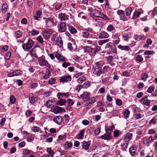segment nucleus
Wrapping results in <instances>:
<instances>
[{
	"label": "nucleus",
	"mask_w": 157,
	"mask_h": 157,
	"mask_svg": "<svg viewBox=\"0 0 157 157\" xmlns=\"http://www.w3.org/2000/svg\"><path fill=\"white\" fill-rule=\"evenodd\" d=\"M104 63V62L103 61H101L97 62L95 63V65L99 68H101Z\"/></svg>",
	"instance_id": "nucleus-27"
},
{
	"label": "nucleus",
	"mask_w": 157,
	"mask_h": 157,
	"mask_svg": "<svg viewBox=\"0 0 157 157\" xmlns=\"http://www.w3.org/2000/svg\"><path fill=\"white\" fill-rule=\"evenodd\" d=\"M148 77V75L147 73H143L141 75V79L144 81H145Z\"/></svg>",
	"instance_id": "nucleus-29"
},
{
	"label": "nucleus",
	"mask_w": 157,
	"mask_h": 157,
	"mask_svg": "<svg viewBox=\"0 0 157 157\" xmlns=\"http://www.w3.org/2000/svg\"><path fill=\"white\" fill-rule=\"evenodd\" d=\"M46 105L50 108H52L53 107V101H51L48 100L46 102Z\"/></svg>",
	"instance_id": "nucleus-41"
},
{
	"label": "nucleus",
	"mask_w": 157,
	"mask_h": 157,
	"mask_svg": "<svg viewBox=\"0 0 157 157\" xmlns=\"http://www.w3.org/2000/svg\"><path fill=\"white\" fill-rule=\"evenodd\" d=\"M51 75V73L48 70H47L46 71L45 75L43 76V78L44 79H47Z\"/></svg>",
	"instance_id": "nucleus-34"
},
{
	"label": "nucleus",
	"mask_w": 157,
	"mask_h": 157,
	"mask_svg": "<svg viewBox=\"0 0 157 157\" xmlns=\"http://www.w3.org/2000/svg\"><path fill=\"white\" fill-rule=\"evenodd\" d=\"M62 117L60 116L55 117L53 119V121L56 123L59 124L62 121Z\"/></svg>",
	"instance_id": "nucleus-18"
},
{
	"label": "nucleus",
	"mask_w": 157,
	"mask_h": 157,
	"mask_svg": "<svg viewBox=\"0 0 157 157\" xmlns=\"http://www.w3.org/2000/svg\"><path fill=\"white\" fill-rule=\"evenodd\" d=\"M58 31L60 32H65L66 29V25L65 22H61L58 26Z\"/></svg>",
	"instance_id": "nucleus-8"
},
{
	"label": "nucleus",
	"mask_w": 157,
	"mask_h": 157,
	"mask_svg": "<svg viewBox=\"0 0 157 157\" xmlns=\"http://www.w3.org/2000/svg\"><path fill=\"white\" fill-rule=\"evenodd\" d=\"M38 60L40 66L41 67L46 66L48 67H50V65L48 62L45 60L44 56H43L38 58Z\"/></svg>",
	"instance_id": "nucleus-2"
},
{
	"label": "nucleus",
	"mask_w": 157,
	"mask_h": 157,
	"mask_svg": "<svg viewBox=\"0 0 157 157\" xmlns=\"http://www.w3.org/2000/svg\"><path fill=\"white\" fill-rule=\"evenodd\" d=\"M15 76H18L21 75L22 73V72L20 70H16L14 71Z\"/></svg>",
	"instance_id": "nucleus-53"
},
{
	"label": "nucleus",
	"mask_w": 157,
	"mask_h": 157,
	"mask_svg": "<svg viewBox=\"0 0 157 157\" xmlns=\"http://www.w3.org/2000/svg\"><path fill=\"white\" fill-rule=\"evenodd\" d=\"M16 101V99L15 97L13 96H11L10 97V102L13 104L14 103V102Z\"/></svg>",
	"instance_id": "nucleus-64"
},
{
	"label": "nucleus",
	"mask_w": 157,
	"mask_h": 157,
	"mask_svg": "<svg viewBox=\"0 0 157 157\" xmlns=\"http://www.w3.org/2000/svg\"><path fill=\"white\" fill-rule=\"evenodd\" d=\"M99 138L105 140H109L112 139L110 133L105 134L104 135L101 136Z\"/></svg>",
	"instance_id": "nucleus-17"
},
{
	"label": "nucleus",
	"mask_w": 157,
	"mask_h": 157,
	"mask_svg": "<svg viewBox=\"0 0 157 157\" xmlns=\"http://www.w3.org/2000/svg\"><path fill=\"white\" fill-rule=\"evenodd\" d=\"M58 18L61 21H64L68 19V16L65 13H61L59 14Z\"/></svg>",
	"instance_id": "nucleus-14"
},
{
	"label": "nucleus",
	"mask_w": 157,
	"mask_h": 157,
	"mask_svg": "<svg viewBox=\"0 0 157 157\" xmlns=\"http://www.w3.org/2000/svg\"><path fill=\"white\" fill-rule=\"evenodd\" d=\"M82 35L83 37L87 38L89 37V33L88 32H83Z\"/></svg>",
	"instance_id": "nucleus-46"
},
{
	"label": "nucleus",
	"mask_w": 157,
	"mask_h": 157,
	"mask_svg": "<svg viewBox=\"0 0 157 157\" xmlns=\"http://www.w3.org/2000/svg\"><path fill=\"white\" fill-rule=\"evenodd\" d=\"M72 146V143L66 141L64 145V147L65 149H68L69 148L71 147Z\"/></svg>",
	"instance_id": "nucleus-26"
},
{
	"label": "nucleus",
	"mask_w": 157,
	"mask_h": 157,
	"mask_svg": "<svg viewBox=\"0 0 157 157\" xmlns=\"http://www.w3.org/2000/svg\"><path fill=\"white\" fill-rule=\"evenodd\" d=\"M92 105L90 102H87L85 105V107L86 108V109H89L92 106Z\"/></svg>",
	"instance_id": "nucleus-56"
},
{
	"label": "nucleus",
	"mask_w": 157,
	"mask_h": 157,
	"mask_svg": "<svg viewBox=\"0 0 157 157\" xmlns=\"http://www.w3.org/2000/svg\"><path fill=\"white\" fill-rule=\"evenodd\" d=\"M36 40L39 41L40 44H43L44 43L43 39L42 38L41 36H40L38 37H37Z\"/></svg>",
	"instance_id": "nucleus-55"
},
{
	"label": "nucleus",
	"mask_w": 157,
	"mask_h": 157,
	"mask_svg": "<svg viewBox=\"0 0 157 157\" xmlns=\"http://www.w3.org/2000/svg\"><path fill=\"white\" fill-rule=\"evenodd\" d=\"M156 123L155 119L154 117L149 122V124H155Z\"/></svg>",
	"instance_id": "nucleus-60"
},
{
	"label": "nucleus",
	"mask_w": 157,
	"mask_h": 157,
	"mask_svg": "<svg viewBox=\"0 0 157 157\" xmlns=\"http://www.w3.org/2000/svg\"><path fill=\"white\" fill-rule=\"evenodd\" d=\"M143 60V57L140 55L136 56L135 57V60L138 63L141 62Z\"/></svg>",
	"instance_id": "nucleus-22"
},
{
	"label": "nucleus",
	"mask_w": 157,
	"mask_h": 157,
	"mask_svg": "<svg viewBox=\"0 0 157 157\" xmlns=\"http://www.w3.org/2000/svg\"><path fill=\"white\" fill-rule=\"evenodd\" d=\"M52 33V30L51 29H48L43 31L42 34L45 40H47L49 39Z\"/></svg>",
	"instance_id": "nucleus-4"
},
{
	"label": "nucleus",
	"mask_w": 157,
	"mask_h": 157,
	"mask_svg": "<svg viewBox=\"0 0 157 157\" xmlns=\"http://www.w3.org/2000/svg\"><path fill=\"white\" fill-rule=\"evenodd\" d=\"M85 131L84 130H82L80 131L79 134L77 136V138L78 139H82L84 136Z\"/></svg>",
	"instance_id": "nucleus-28"
},
{
	"label": "nucleus",
	"mask_w": 157,
	"mask_h": 157,
	"mask_svg": "<svg viewBox=\"0 0 157 157\" xmlns=\"http://www.w3.org/2000/svg\"><path fill=\"white\" fill-rule=\"evenodd\" d=\"M118 48L122 51L128 52L131 50L130 46L128 45L123 46L120 44L117 46Z\"/></svg>",
	"instance_id": "nucleus-9"
},
{
	"label": "nucleus",
	"mask_w": 157,
	"mask_h": 157,
	"mask_svg": "<svg viewBox=\"0 0 157 157\" xmlns=\"http://www.w3.org/2000/svg\"><path fill=\"white\" fill-rule=\"evenodd\" d=\"M153 141L152 136H145L143 138V142L147 147H148L150 144Z\"/></svg>",
	"instance_id": "nucleus-6"
},
{
	"label": "nucleus",
	"mask_w": 157,
	"mask_h": 157,
	"mask_svg": "<svg viewBox=\"0 0 157 157\" xmlns=\"http://www.w3.org/2000/svg\"><path fill=\"white\" fill-rule=\"evenodd\" d=\"M136 147L133 145L132 146L129 150V152L132 155H134L136 154Z\"/></svg>",
	"instance_id": "nucleus-21"
},
{
	"label": "nucleus",
	"mask_w": 157,
	"mask_h": 157,
	"mask_svg": "<svg viewBox=\"0 0 157 157\" xmlns=\"http://www.w3.org/2000/svg\"><path fill=\"white\" fill-rule=\"evenodd\" d=\"M116 104L118 106H120L122 104V101L119 99L116 100Z\"/></svg>",
	"instance_id": "nucleus-63"
},
{
	"label": "nucleus",
	"mask_w": 157,
	"mask_h": 157,
	"mask_svg": "<svg viewBox=\"0 0 157 157\" xmlns=\"http://www.w3.org/2000/svg\"><path fill=\"white\" fill-rule=\"evenodd\" d=\"M117 14L121 18H124L125 17L124 12L122 10H119L117 12Z\"/></svg>",
	"instance_id": "nucleus-31"
},
{
	"label": "nucleus",
	"mask_w": 157,
	"mask_h": 157,
	"mask_svg": "<svg viewBox=\"0 0 157 157\" xmlns=\"http://www.w3.org/2000/svg\"><path fill=\"white\" fill-rule=\"evenodd\" d=\"M23 34V32L20 31H16L14 33L16 39L21 37Z\"/></svg>",
	"instance_id": "nucleus-24"
},
{
	"label": "nucleus",
	"mask_w": 157,
	"mask_h": 157,
	"mask_svg": "<svg viewBox=\"0 0 157 157\" xmlns=\"http://www.w3.org/2000/svg\"><path fill=\"white\" fill-rule=\"evenodd\" d=\"M130 112L128 109L125 110L123 113L124 117L126 118L128 117L130 114Z\"/></svg>",
	"instance_id": "nucleus-50"
},
{
	"label": "nucleus",
	"mask_w": 157,
	"mask_h": 157,
	"mask_svg": "<svg viewBox=\"0 0 157 157\" xmlns=\"http://www.w3.org/2000/svg\"><path fill=\"white\" fill-rule=\"evenodd\" d=\"M34 43L33 41L31 38H29L27 43L22 44V48L25 51H28L32 47Z\"/></svg>",
	"instance_id": "nucleus-1"
},
{
	"label": "nucleus",
	"mask_w": 157,
	"mask_h": 157,
	"mask_svg": "<svg viewBox=\"0 0 157 157\" xmlns=\"http://www.w3.org/2000/svg\"><path fill=\"white\" fill-rule=\"evenodd\" d=\"M132 133L128 134L124 137V140L125 141L128 142L132 139Z\"/></svg>",
	"instance_id": "nucleus-25"
},
{
	"label": "nucleus",
	"mask_w": 157,
	"mask_h": 157,
	"mask_svg": "<svg viewBox=\"0 0 157 157\" xmlns=\"http://www.w3.org/2000/svg\"><path fill=\"white\" fill-rule=\"evenodd\" d=\"M105 71L104 70H101L99 69L94 68L93 73L96 76L99 77L101 74L105 73Z\"/></svg>",
	"instance_id": "nucleus-13"
},
{
	"label": "nucleus",
	"mask_w": 157,
	"mask_h": 157,
	"mask_svg": "<svg viewBox=\"0 0 157 157\" xmlns=\"http://www.w3.org/2000/svg\"><path fill=\"white\" fill-rule=\"evenodd\" d=\"M155 54V52L151 50H146L144 53L145 55H153Z\"/></svg>",
	"instance_id": "nucleus-43"
},
{
	"label": "nucleus",
	"mask_w": 157,
	"mask_h": 157,
	"mask_svg": "<svg viewBox=\"0 0 157 157\" xmlns=\"http://www.w3.org/2000/svg\"><path fill=\"white\" fill-rule=\"evenodd\" d=\"M11 52H7L5 56V59L7 60L9 59L11 56Z\"/></svg>",
	"instance_id": "nucleus-52"
},
{
	"label": "nucleus",
	"mask_w": 157,
	"mask_h": 157,
	"mask_svg": "<svg viewBox=\"0 0 157 157\" xmlns=\"http://www.w3.org/2000/svg\"><path fill=\"white\" fill-rule=\"evenodd\" d=\"M99 38L100 39L108 38L109 35L106 32L102 31L98 34Z\"/></svg>",
	"instance_id": "nucleus-15"
},
{
	"label": "nucleus",
	"mask_w": 157,
	"mask_h": 157,
	"mask_svg": "<svg viewBox=\"0 0 157 157\" xmlns=\"http://www.w3.org/2000/svg\"><path fill=\"white\" fill-rule=\"evenodd\" d=\"M140 12L135 11L133 13L132 17V19H136L138 17L140 14Z\"/></svg>",
	"instance_id": "nucleus-37"
},
{
	"label": "nucleus",
	"mask_w": 157,
	"mask_h": 157,
	"mask_svg": "<svg viewBox=\"0 0 157 157\" xmlns=\"http://www.w3.org/2000/svg\"><path fill=\"white\" fill-rule=\"evenodd\" d=\"M83 49L84 53H90L91 52L92 50L94 49L89 47L85 46L84 47Z\"/></svg>",
	"instance_id": "nucleus-23"
},
{
	"label": "nucleus",
	"mask_w": 157,
	"mask_h": 157,
	"mask_svg": "<svg viewBox=\"0 0 157 157\" xmlns=\"http://www.w3.org/2000/svg\"><path fill=\"white\" fill-rule=\"evenodd\" d=\"M31 150L25 149L23 150L22 151V154L23 155H28L31 154Z\"/></svg>",
	"instance_id": "nucleus-36"
},
{
	"label": "nucleus",
	"mask_w": 157,
	"mask_h": 157,
	"mask_svg": "<svg viewBox=\"0 0 157 157\" xmlns=\"http://www.w3.org/2000/svg\"><path fill=\"white\" fill-rule=\"evenodd\" d=\"M91 16L96 17L98 18H100L101 13L100 11H98L97 10H94L93 11L90 12Z\"/></svg>",
	"instance_id": "nucleus-16"
},
{
	"label": "nucleus",
	"mask_w": 157,
	"mask_h": 157,
	"mask_svg": "<svg viewBox=\"0 0 157 157\" xmlns=\"http://www.w3.org/2000/svg\"><path fill=\"white\" fill-rule=\"evenodd\" d=\"M44 19H45L46 26L47 27L51 28L53 27L55 25V19L54 17L44 18Z\"/></svg>",
	"instance_id": "nucleus-3"
},
{
	"label": "nucleus",
	"mask_w": 157,
	"mask_h": 157,
	"mask_svg": "<svg viewBox=\"0 0 157 157\" xmlns=\"http://www.w3.org/2000/svg\"><path fill=\"white\" fill-rule=\"evenodd\" d=\"M99 17L100 18H102L105 21H108L109 20V18L107 17L106 15L103 14L102 13H101L100 16V17Z\"/></svg>",
	"instance_id": "nucleus-42"
},
{
	"label": "nucleus",
	"mask_w": 157,
	"mask_h": 157,
	"mask_svg": "<svg viewBox=\"0 0 157 157\" xmlns=\"http://www.w3.org/2000/svg\"><path fill=\"white\" fill-rule=\"evenodd\" d=\"M115 29V28L114 26L111 25H109L107 27V30L108 32H111Z\"/></svg>",
	"instance_id": "nucleus-44"
},
{
	"label": "nucleus",
	"mask_w": 157,
	"mask_h": 157,
	"mask_svg": "<svg viewBox=\"0 0 157 157\" xmlns=\"http://www.w3.org/2000/svg\"><path fill=\"white\" fill-rule=\"evenodd\" d=\"M47 152L49 154L50 157H53V155L54 154V152L53 150H52L51 148H47Z\"/></svg>",
	"instance_id": "nucleus-35"
},
{
	"label": "nucleus",
	"mask_w": 157,
	"mask_h": 157,
	"mask_svg": "<svg viewBox=\"0 0 157 157\" xmlns=\"http://www.w3.org/2000/svg\"><path fill=\"white\" fill-rule=\"evenodd\" d=\"M132 9L131 7L127 8L125 9L126 15L127 16H129L132 10Z\"/></svg>",
	"instance_id": "nucleus-30"
},
{
	"label": "nucleus",
	"mask_w": 157,
	"mask_h": 157,
	"mask_svg": "<svg viewBox=\"0 0 157 157\" xmlns=\"http://www.w3.org/2000/svg\"><path fill=\"white\" fill-rule=\"evenodd\" d=\"M107 60L109 63L111 65H112L111 63L113 60V57L112 56H109L107 57Z\"/></svg>",
	"instance_id": "nucleus-57"
},
{
	"label": "nucleus",
	"mask_w": 157,
	"mask_h": 157,
	"mask_svg": "<svg viewBox=\"0 0 157 157\" xmlns=\"http://www.w3.org/2000/svg\"><path fill=\"white\" fill-rule=\"evenodd\" d=\"M128 145V142L125 141L124 143L121 144V146L122 147V149L123 150H126V148H127Z\"/></svg>",
	"instance_id": "nucleus-47"
},
{
	"label": "nucleus",
	"mask_w": 157,
	"mask_h": 157,
	"mask_svg": "<svg viewBox=\"0 0 157 157\" xmlns=\"http://www.w3.org/2000/svg\"><path fill=\"white\" fill-rule=\"evenodd\" d=\"M155 87L154 86H150L147 89V91L149 93H152L154 90Z\"/></svg>",
	"instance_id": "nucleus-54"
},
{
	"label": "nucleus",
	"mask_w": 157,
	"mask_h": 157,
	"mask_svg": "<svg viewBox=\"0 0 157 157\" xmlns=\"http://www.w3.org/2000/svg\"><path fill=\"white\" fill-rule=\"evenodd\" d=\"M52 111L55 113L57 114L60 112L65 111V109L63 108L56 106L53 109Z\"/></svg>",
	"instance_id": "nucleus-11"
},
{
	"label": "nucleus",
	"mask_w": 157,
	"mask_h": 157,
	"mask_svg": "<svg viewBox=\"0 0 157 157\" xmlns=\"http://www.w3.org/2000/svg\"><path fill=\"white\" fill-rule=\"evenodd\" d=\"M71 79V77L70 75L66 74L65 75L62 76L59 79L60 82L63 84L65 82H70Z\"/></svg>",
	"instance_id": "nucleus-5"
},
{
	"label": "nucleus",
	"mask_w": 157,
	"mask_h": 157,
	"mask_svg": "<svg viewBox=\"0 0 157 157\" xmlns=\"http://www.w3.org/2000/svg\"><path fill=\"white\" fill-rule=\"evenodd\" d=\"M40 129V128L36 126H33L32 128V130L34 132H38Z\"/></svg>",
	"instance_id": "nucleus-62"
},
{
	"label": "nucleus",
	"mask_w": 157,
	"mask_h": 157,
	"mask_svg": "<svg viewBox=\"0 0 157 157\" xmlns=\"http://www.w3.org/2000/svg\"><path fill=\"white\" fill-rule=\"evenodd\" d=\"M67 101L68 103L69 106L67 108V109L68 110L69 108L70 109V108H71L70 106H72L74 104V102L72 100L70 99H67Z\"/></svg>",
	"instance_id": "nucleus-38"
},
{
	"label": "nucleus",
	"mask_w": 157,
	"mask_h": 157,
	"mask_svg": "<svg viewBox=\"0 0 157 157\" xmlns=\"http://www.w3.org/2000/svg\"><path fill=\"white\" fill-rule=\"evenodd\" d=\"M56 79L53 78H51L49 80L48 83L50 85H52L54 84L56 82Z\"/></svg>",
	"instance_id": "nucleus-49"
},
{
	"label": "nucleus",
	"mask_w": 157,
	"mask_h": 157,
	"mask_svg": "<svg viewBox=\"0 0 157 157\" xmlns=\"http://www.w3.org/2000/svg\"><path fill=\"white\" fill-rule=\"evenodd\" d=\"M57 36L58 35L57 33H55L54 34H53L51 38V40L52 42H53V43L56 40V38L57 37Z\"/></svg>",
	"instance_id": "nucleus-48"
},
{
	"label": "nucleus",
	"mask_w": 157,
	"mask_h": 157,
	"mask_svg": "<svg viewBox=\"0 0 157 157\" xmlns=\"http://www.w3.org/2000/svg\"><path fill=\"white\" fill-rule=\"evenodd\" d=\"M157 13V7H155L154 8L153 10V12L151 14L152 17H153L154 16H155Z\"/></svg>",
	"instance_id": "nucleus-59"
},
{
	"label": "nucleus",
	"mask_w": 157,
	"mask_h": 157,
	"mask_svg": "<svg viewBox=\"0 0 157 157\" xmlns=\"http://www.w3.org/2000/svg\"><path fill=\"white\" fill-rule=\"evenodd\" d=\"M54 54H55V57H56V58L60 61H66L65 57H64L62 55L56 52L54 53Z\"/></svg>",
	"instance_id": "nucleus-10"
},
{
	"label": "nucleus",
	"mask_w": 157,
	"mask_h": 157,
	"mask_svg": "<svg viewBox=\"0 0 157 157\" xmlns=\"http://www.w3.org/2000/svg\"><path fill=\"white\" fill-rule=\"evenodd\" d=\"M90 145V143L89 142H84L82 145V148L85 149L87 150Z\"/></svg>",
	"instance_id": "nucleus-32"
},
{
	"label": "nucleus",
	"mask_w": 157,
	"mask_h": 157,
	"mask_svg": "<svg viewBox=\"0 0 157 157\" xmlns=\"http://www.w3.org/2000/svg\"><path fill=\"white\" fill-rule=\"evenodd\" d=\"M54 44L59 47H62L63 45V42L61 37L60 36L57 37L56 41L54 42Z\"/></svg>",
	"instance_id": "nucleus-12"
},
{
	"label": "nucleus",
	"mask_w": 157,
	"mask_h": 157,
	"mask_svg": "<svg viewBox=\"0 0 157 157\" xmlns=\"http://www.w3.org/2000/svg\"><path fill=\"white\" fill-rule=\"evenodd\" d=\"M64 62L62 65V67L64 68H66L71 65V64L70 63L66 62V61Z\"/></svg>",
	"instance_id": "nucleus-51"
},
{
	"label": "nucleus",
	"mask_w": 157,
	"mask_h": 157,
	"mask_svg": "<svg viewBox=\"0 0 157 157\" xmlns=\"http://www.w3.org/2000/svg\"><path fill=\"white\" fill-rule=\"evenodd\" d=\"M30 54L33 56H34L38 59V56H37V54L35 50L34 49H32L30 50Z\"/></svg>",
	"instance_id": "nucleus-40"
},
{
	"label": "nucleus",
	"mask_w": 157,
	"mask_h": 157,
	"mask_svg": "<svg viewBox=\"0 0 157 157\" xmlns=\"http://www.w3.org/2000/svg\"><path fill=\"white\" fill-rule=\"evenodd\" d=\"M133 38L136 40L139 41L141 40H144L145 36L144 35H135L134 36Z\"/></svg>",
	"instance_id": "nucleus-20"
},
{
	"label": "nucleus",
	"mask_w": 157,
	"mask_h": 157,
	"mask_svg": "<svg viewBox=\"0 0 157 157\" xmlns=\"http://www.w3.org/2000/svg\"><path fill=\"white\" fill-rule=\"evenodd\" d=\"M113 135L115 137H117L119 135V131L118 130H116L114 131Z\"/></svg>",
	"instance_id": "nucleus-61"
},
{
	"label": "nucleus",
	"mask_w": 157,
	"mask_h": 157,
	"mask_svg": "<svg viewBox=\"0 0 157 157\" xmlns=\"http://www.w3.org/2000/svg\"><path fill=\"white\" fill-rule=\"evenodd\" d=\"M41 12L39 10L37 11L36 13L34 15L33 17L35 20L39 21L41 18L40 15L41 14Z\"/></svg>",
	"instance_id": "nucleus-19"
},
{
	"label": "nucleus",
	"mask_w": 157,
	"mask_h": 157,
	"mask_svg": "<svg viewBox=\"0 0 157 157\" xmlns=\"http://www.w3.org/2000/svg\"><path fill=\"white\" fill-rule=\"evenodd\" d=\"M65 102L66 101L65 100L63 99H61L58 101L57 104L59 105L62 106L64 105L65 104Z\"/></svg>",
	"instance_id": "nucleus-45"
},
{
	"label": "nucleus",
	"mask_w": 157,
	"mask_h": 157,
	"mask_svg": "<svg viewBox=\"0 0 157 157\" xmlns=\"http://www.w3.org/2000/svg\"><path fill=\"white\" fill-rule=\"evenodd\" d=\"M68 30L71 34L75 33L77 31L76 29L72 26L69 27L68 28Z\"/></svg>",
	"instance_id": "nucleus-33"
},
{
	"label": "nucleus",
	"mask_w": 157,
	"mask_h": 157,
	"mask_svg": "<svg viewBox=\"0 0 157 157\" xmlns=\"http://www.w3.org/2000/svg\"><path fill=\"white\" fill-rule=\"evenodd\" d=\"M90 93L89 92H84L82 94L80 95V97L83 101H87L90 98Z\"/></svg>",
	"instance_id": "nucleus-7"
},
{
	"label": "nucleus",
	"mask_w": 157,
	"mask_h": 157,
	"mask_svg": "<svg viewBox=\"0 0 157 157\" xmlns=\"http://www.w3.org/2000/svg\"><path fill=\"white\" fill-rule=\"evenodd\" d=\"M29 99L30 103L31 104L34 103L36 101V99L35 98L33 97H29Z\"/></svg>",
	"instance_id": "nucleus-58"
},
{
	"label": "nucleus",
	"mask_w": 157,
	"mask_h": 157,
	"mask_svg": "<svg viewBox=\"0 0 157 157\" xmlns=\"http://www.w3.org/2000/svg\"><path fill=\"white\" fill-rule=\"evenodd\" d=\"M86 80V78L85 76H82L80 77L77 80V82L78 83H82L83 81Z\"/></svg>",
	"instance_id": "nucleus-39"
}]
</instances>
